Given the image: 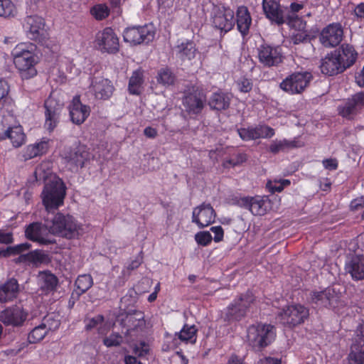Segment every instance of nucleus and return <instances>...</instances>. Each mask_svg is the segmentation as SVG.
Listing matches in <instances>:
<instances>
[{
	"label": "nucleus",
	"mask_w": 364,
	"mask_h": 364,
	"mask_svg": "<svg viewBox=\"0 0 364 364\" xmlns=\"http://www.w3.org/2000/svg\"><path fill=\"white\" fill-rule=\"evenodd\" d=\"M247 155L244 153H239L232 159L227 160L225 163L232 165V166H238L247 161Z\"/></svg>",
	"instance_id": "nucleus-54"
},
{
	"label": "nucleus",
	"mask_w": 364,
	"mask_h": 364,
	"mask_svg": "<svg viewBox=\"0 0 364 364\" xmlns=\"http://www.w3.org/2000/svg\"><path fill=\"white\" fill-rule=\"evenodd\" d=\"M262 8L266 16L272 21L278 25L285 22L283 11L277 0H263Z\"/></svg>",
	"instance_id": "nucleus-23"
},
{
	"label": "nucleus",
	"mask_w": 364,
	"mask_h": 364,
	"mask_svg": "<svg viewBox=\"0 0 364 364\" xmlns=\"http://www.w3.org/2000/svg\"><path fill=\"white\" fill-rule=\"evenodd\" d=\"M257 364H281V361L271 357H266L259 359Z\"/></svg>",
	"instance_id": "nucleus-64"
},
{
	"label": "nucleus",
	"mask_w": 364,
	"mask_h": 364,
	"mask_svg": "<svg viewBox=\"0 0 364 364\" xmlns=\"http://www.w3.org/2000/svg\"><path fill=\"white\" fill-rule=\"evenodd\" d=\"M196 242L203 246L208 245L212 241V236L208 231L199 232L195 235Z\"/></svg>",
	"instance_id": "nucleus-53"
},
{
	"label": "nucleus",
	"mask_w": 364,
	"mask_h": 364,
	"mask_svg": "<svg viewBox=\"0 0 364 364\" xmlns=\"http://www.w3.org/2000/svg\"><path fill=\"white\" fill-rule=\"evenodd\" d=\"M240 138L245 141L257 139V127L242 128L237 130Z\"/></svg>",
	"instance_id": "nucleus-50"
},
{
	"label": "nucleus",
	"mask_w": 364,
	"mask_h": 364,
	"mask_svg": "<svg viewBox=\"0 0 364 364\" xmlns=\"http://www.w3.org/2000/svg\"><path fill=\"white\" fill-rule=\"evenodd\" d=\"M196 54V48L193 41L181 43L176 48V55L182 61L193 59Z\"/></svg>",
	"instance_id": "nucleus-33"
},
{
	"label": "nucleus",
	"mask_w": 364,
	"mask_h": 364,
	"mask_svg": "<svg viewBox=\"0 0 364 364\" xmlns=\"http://www.w3.org/2000/svg\"><path fill=\"white\" fill-rule=\"evenodd\" d=\"M267 201L259 197L242 198L239 201L241 207L250 210L255 215H263L267 210Z\"/></svg>",
	"instance_id": "nucleus-24"
},
{
	"label": "nucleus",
	"mask_w": 364,
	"mask_h": 364,
	"mask_svg": "<svg viewBox=\"0 0 364 364\" xmlns=\"http://www.w3.org/2000/svg\"><path fill=\"white\" fill-rule=\"evenodd\" d=\"M156 33L153 24H146L142 26H133L126 28L123 33L125 42L131 45H139L141 43H149L154 38Z\"/></svg>",
	"instance_id": "nucleus-8"
},
{
	"label": "nucleus",
	"mask_w": 364,
	"mask_h": 364,
	"mask_svg": "<svg viewBox=\"0 0 364 364\" xmlns=\"http://www.w3.org/2000/svg\"><path fill=\"white\" fill-rule=\"evenodd\" d=\"M212 23L215 28L225 33L230 31L235 23L234 11L230 8L215 7L213 11Z\"/></svg>",
	"instance_id": "nucleus-12"
},
{
	"label": "nucleus",
	"mask_w": 364,
	"mask_h": 364,
	"mask_svg": "<svg viewBox=\"0 0 364 364\" xmlns=\"http://www.w3.org/2000/svg\"><path fill=\"white\" fill-rule=\"evenodd\" d=\"M95 42L102 52L116 53L119 48V38L111 28H105L96 34Z\"/></svg>",
	"instance_id": "nucleus-11"
},
{
	"label": "nucleus",
	"mask_w": 364,
	"mask_h": 364,
	"mask_svg": "<svg viewBox=\"0 0 364 364\" xmlns=\"http://www.w3.org/2000/svg\"><path fill=\"white\" fill-rule=\"evenodd\" d=\"M252 19L247 9L240 6L237 11V26L238 31L243 35H246L250 29Z\"/></svg>",
	"instance_id": "nucleus-32"
},
{
	"label": "nucleus",
	"mask_w": 364,
	"mask_h": 364,
	"mask_svg": "<svg viewBox=\"0 0 364 364\" xmlns=\"http://www.w3.org/2000/svg\"><path fill=\"white\" fill-rule=\"evenodd\" d=\"M27 318V314L19 306H14L0 312V321L6 326H21Z\"/></svg>",
	"instance_id": "nucleus-16"
},
{
	"label": "nucleus",
	"mask_w": 364,
	"mask_h": 364,
	"mask_svg": "<svg viewBox=\"0 0 364 364\" xmlns=\"http://www.w3.org/2000/svg\"><path fill=\"white\" fill-rule=\"evenodd\" d=\"M350 208L351 210H356L363 207H364V198L360 197L355 198L350 203Z\"/></svg>",
	"instance_id": "nucleus-61"
},
{
	"label": "nucleus",
	"mask_w": 364,
	"mask_h": 364,
	"mask_svg": "<svg viewBox=\"0 0 364 364\" xmlns=\"http://www.w3.org/2000/svg\"><path fill=\"white\" fill-rule=\"evenodd\" d=\"M301 146V145L299 144L298 141L296 140H275L273 141L269 145V151L274 154H277L280 151H284L286 150L299 147Z\"/></svg>",
	"instance_id": "nucleus-36"
},
{
	"label": "nucleus",
	"mask_w": 364,
	"mask_h": 364,
	"mask_svg": "<svg viewBox=\"0 0 364 364\" xmlns=\"http://www.w3.org/2000/svg\"><path fill=\"white\" fill-rule=\"evenodd\" d=\"M31 247V245L28 242L21 243L11 247V251L12 255L21 254L23 252H25L29 250Z\"/></svg>",
	"instance_id": "nucleus-56"
},
{
	"label": "nucleus",
	"mask_w": 364,
	"mask_h": 364,
	"mask_svg": "<svg viewBox=\"0 0 364 364\" xmlns=\"http://www.w3.org/2000/svg\"><path fill=\"white\" fill-rule=\"evenodd\" d=\"M104 316L102 315H97L93 318H87L85 320V329L87 331H91L93 328H97L99 333H101L100 327L104 322Z\"/></svg>",
	"instance_id": "nucleus-48"
},
{
	"label": "nucleus",
	"mask_w": 364,
	"mask_h": 364,
	"mask_svg": "<svg viewBox=\"0 0 364 364\" xmlns=\"http://www.w3.org/2000/svg\"><path fill=\"white\" fill-rule=\"evenodd\" d=\"M156 79L159 84L164 86H169L174 84L176 77L170 68H164L158 72Z\"/></svg>",
	"instance_id": "nucleus-38"
},
{
	"label": "nucleus",
	"mask_w": 364,
	"mask_h": 364,
	"mask_svg": "<svg viewBox=\"0 0 364 364\" xmlns=\"http://www.w3.org/2000/svg\"><path fill=\"white\" fill-rule=\"evenodd\" d=\"M76 299H79L80 296L85 293L93 284V280L90 274H82L77 277L75 280Z\"/></svg>",
	"instance_id": "nucleus-37"
},
{
	"label": "nucleus",
	"mask_w": 364,
	"mask_h": 364,
	"mask_svg": "<svg viewBox=\"0 0 364 364\" xmlns=\"http://www.w3.org/2000/svg\"><path fill=\"white\" fill-rule=\"evenodd\" d=\"M309 309L301 304L288 306L277 314L278 320L286 326L292 328L304 323L309 316Z\"/></svg>",
	"instance_id": "nucleus-7"
},
{
	"label": "nucleus",
	"mask_w": 364,
	"mask_h": 364,
	"mask_svg": "<svg viewBox=\"0 0 364 364\" xmlns=\"http://www.w3.org/2000/svg\"><path fill=\"white\" fill-rule=\"evenodd\" d=\"M60 114L61 112H45V127L49 132H52L57 127L60 122Z\"/></svg>",
	"instance_id": "nucleus-45"
},
{
	"label": "nucleus",
	"mask_w": 364,
	"mask_h": 364,
	"mask_svg": "<svg viewBox=\"0 0 364 364\" xmlns=\"http://www.w3.org/2000/svg\"><path fill=\"white\" fill-rule=\"evenodd\" d=\"M258 59L265 67L277 66L283 60L282 48L267 44L261 45L258 48Z\"/></svg>",
	"instance_id": "nucleus-13"
},
{
	"label": "nucleus",
	"mask_w": 364,
	"mask_h": 364,
	"mask_svg": "<svg viewBox=\"0 0 364 364\" xmlns=\"http://www.w3.org/2000/svg\"><path fill=\"white\" fill-rule=\"evenodd\" d=\"M20 291L18 281L14 278L9 279L0 284V302L6 303L16 299Z\"/></svg>",
	"instance_id": "nucleus-26"
},
{
	"label": "nucleus",
	"mask_w": 364,
	"mask_h": 364,
	"mask_svg": "<svg viewBox=\"0 0 364 364\" xmlns=\"http://www.w3.org/2000/svg\"><path fill=\"white\" fill-rule=\"evenodd\" d=\"M364 108V92H358L338 107V114L352 119Z\"/></svg>",
	"instance_id": "nucleus-14"
},
{
	"label": "nucleus",
	"mask_w": 364,
	"mask_h": 364,
	"mask_svg": "<svg viewBox=\"0 0 364 364\" xmlns=\"http://www.w3.org/2000/svg\"><path fill=\"white\" fill-rule=\"evenodd\" d=\"M16 14V9L11 0H0V16L13 17Z\"/></svg>",
	"instance_id": "nucleus-43"
},
{
	"label": "nucleus",
	"mask_w": 364,
	"mask_h": 364,
	"mask_svg": "<svg viewBox=\"0 0 364 364\" xmlns=\"http://www.w3.org/2000/svg\"><path fill=\"white\" fill-rule=\"evenodd\" d=\"M28 262L36 266L43 263H48L50 259L48 255L42 250H34L28 253Z\"/></svg>",
	"instance_id": "nucleus-42"
},
{
	"label": "nucleus",
	"mask_w": 364,
	"mask_h": 364,
	"mask_svg": "<svg viewBox=\"0 0 364 364\" xmlns=\"http://www.w3.org/2000/svg\"><path fill=\"white\" fill-rule=\"evenodd\" d=\"M66 187L63 181L54 177L45 184L42 192V200L48 212L58 209L63 204Z\"/></svg>",
	"instance_id": "nucleus-2"
},
{
	"label": "nucleus",
	"mask_w": 364,
	"mask_h": 364,
	"mask_svg": "<svg viewBox=\"0 0 364 364\" xmlns=\"http://www.w3.org/2000/svg\"><path fill=\"white\" fill-rule=\"evenodd\" d=\"M26 22L29 26L30 38L34 41H40L44 31L45 23L43 18L38 16H28Z\"/></svg>",
	"instance_id": "nucleus-28"
},
{
	"label": "nucleus",
	"mask_w": 364,
	"mask_h": 364,
	"mask_svg": "<svg viewBox=\"0 0 364 364\" xmlns=\"http://www.w3.org/2000/svg\"><path fill=\"white\" fill-rule=\"evenodd\" d=\"M239 89L242 92H248L252 90V82L247 80V79H243L239 83Z\"/></svg>",
	"instance_id": "nucleus-58"
},
{
	"label": "nucleus",
	"mask_w": 364,
	"mask_h": 364,
	"mask_svg": "<svg viewBox=\"0 0 364 364\" xmlns=\"http://www.w3.org/2000/svg\"><path fill=\"white\" fill-rule=\"evenodd\" d=\"M45 228L52 235L73 238L77 234V224L69 215L58 213L51 220H45Z\"/></svg>",
	"instance_id": "nucleus-4"
},
{
	"label": "nucleus",
	"mask_w": 364,
	"mask_h": 364,
	"mask_svg": "<svg viewBox=\"0 0 364 364\" xmlns=\"http://www.w3.org/2000/svg\"><path fill=\"white\" fill-rule=\"evenodd\" d=\"M205 100V97L202 92L193 90L184 96L183 105L188 112L198 114L204 107Z\"/></svg>",
	"instance_id": "nucleus-20"
},
{
	"label": "nucleus",
	"mask_w": 364,
	"mask_h": 364,
	"mask_svg": "<svg viewBox=\"0 0 364 364\" xmlns=\"http://www.w3.org/2000/svg\"><path fill=\"white\" fill-rule=\"evenodd\" d=\"M41 325L46 331L48 332L49 331H55L58 328L60 325V321L57 316L48 314L43 317Z\"/></svg>",
	"instance_id": "nucleus-44"
},
{
	"label": "nucleus",
	"mask_w": 364,
	"mask_h": 364,
	"mask_svg": "<svg viewBox=\"0 0 364 364\" xmlns=\"http://www.w3.org/2000/svg\"><path fill=\"white\" fill-rule=\"evenodd\" d=\"M36 46L33 43L17 46L13 53L14 63L23 79H30L37 74L35 65L38 57L35 54Z\"/></svg>",
	"instance_id": "nucleus-1"
},
{
	"label": "nucleus",
	"mask_w": 364,
	"mask_h": 364,
	"mask_svg": "<svg viewBox=\"0 0 364 364\" xmlns=\"http://www.w3.org/2000/svg\"><path fill=\"white\" fill-rule=\"evenodd\" d=\"M341 294L334 287H328L321 291H314L310 294V301L318 308H337L343 305Z\"/></svg>",
	"instance_id": "nucleus-6"
},
{
	"label": "nucleus",
	"mask_w": 364,
	"mask_h": 364,
	"mask_svg": "<svg viewBox=\"0 0 364 364\" xmlns=\"http://www.w3.org/2000/svg\"><path fill=\"white\" fill-rule=\"evenodd\" d=\"M46 230L45 224L43 225L41 223H33L26 227L25 235L26 238L33 242L48 245L53 243V241L44 237V232Z\"/></svg>",
	"instance_id": "nucleus-25"
},
{
	"label": "nucleus",
	"mask_w": 364,
	"mask_h": 364,
	"mask_svg": "<svg viewBox=\"0 0 364 364\" xmlns=\"http://www.w3.org/2000/svg\"><path fill=\"white\" fill-rule=\"evenodd\" d=\"M333 52L339 55V61L343 64L346 69L355 62L358 55L354 48L349 44H343L340 49Z\"/></svg>",
	"instance_id": "nucleus-29"
},
{
	"label": "nucleus",
	"mask_w": 364,
	"mask_h": 364,
	"mask_svg": "<svg viewBox=\"0 0 364 364\" xmlns=\"http://www.w3.org/2000/svg\"><path fill=\"white\" fill-rule=\"evenodd\" d=\"M348 358L355 364H364V326H360L356 330Z\"/></svg>",
	"instance_id": "nucleus-19"
},
{
	"label": "nucleus",
	"mask_w": 364,
	"mask_h": 364,
	"mask_svg": "<svg viewBox=\"0 0 364 364\" xmlns=\"http://www.w3.org/2000/svg\"><path fill=\"white\" fill-rule=\"evenodd\" d=\"M70 120L73 123L82 124L90 114V107L83 105L79 95L75 96L68 107Z\"/></svg>",
	"instance_id": "nucleus-17"
},
{
	"label": "nucleus",
	"mask_w": 364,
	"mask_h": 364,
	"mask_svg": "<svg viewBox=\"0 0 364 364\" xmlns=\"http://www.w3.org/2000/svg\"><path fill=\"white\" fill-rule=\"evenodd\" d=\"M343 34L341 24H330L322 31L320 41L325 47H335L342 41Z\"/></svg>",
	"instance_id": "nucleus-18"
},
{
	"label": "nucleus",
	"mask_w": 364,
	"mask_h": 364,
	"mask_svg": "<svg viewBox=\"0 0 364 364\" xmlns=\"http://www.w3.org/2000/svg\"><path fill=\"white\" fill-rule=\"evenodd\" d=\"M91 90L97 99L106 100L112 95L114 87L111 81L100 77L92 80Z\"/></svg>",
	"instance_id": "nucleus-22"
},
{
	"label": "nucleus",
	"mask_w": 364,
	"mask_h": 364,
	"mask_svg": "<svg viewBox=\"0 0 364 364\" xmlns=\"http://www.w3.org/2000/svg\"><path fill=\"white\" fill-rule=\"evenodd\" d=\"M142 82V73L139 71L134 72L129 82V92L132 95L139 94Z\"/></svg>",
	"instance_id": "nucleus-41"
},
{
	"label": "nucleus",
	"mask_w": 364,
	"mask_h": 364,
	"mask_svg": "<svg viewBox=\"0 0 364 364\" xmlns=\"http://www.w3.org/2000/svg\"><path fill=\"white\" fill-rule=\"evenodd\" d=\"M91 14L97 20H102L109 16V9L105 4H98L91 9Z\"/></svg>",
	"instance_id": "nucleus-49"
},
{
	"label": "nucleus",
	"mask_w": 364,
	"mask_h": 364,
	"mask_svg": "<svg viewBox=\"0 0 364 364\" xmlns=\"http://www.w3.org/2000/svg\"><path fill=\"white\" fill-rule=\"evenodd\" d=\"M45 112H62L63 104L50 95L44 103Z\"/></svg>",
	"instance_id": "nucleus-47"
},
{
	"label": "nucleus",
	"mask_w": 364,
	"mask_h": 364,
	"mask_svg": "<svg viewBox=\"0 0 364 364\" xmlns=\"http://www.w3.org/2000/svg\"><path fill=\"white\" fill-rule=\"evenodd\" d=\"M48 149V144L46 141L31 144L26 146L22 157L24 161H28L33 158L41 156L46 153Z\"/></svg>",
	"instance_id": "nucleus-31"
},
{
	"label": "nucleus",
	"mask_w": 364,
	"mask_h": 364,
	"mask_svg": "<svg viewBox=\"0 0 364 364\" xmlns=\"http://www.w3.org/2000/svg\"><path fill=\"white\" fill-rule=\"evenodd\" d=\"M46 330L42 326L41 323L36 326L28 334V340L31 343H36L41 341L47 334Z\"/></svg>",
	"instance_id": "nucleus-46"
},
{
	"label": "nucleus",
	"mask_w": 364,
	"mask_h": 364,
	"mask_svg": "<svg viewBox=\"0 0 364 364\" xmlns=\"http://www.w3.org/2000/svg\"><path fill=\"white\" fill-rule=\"evenodd\" d=\"M5 137L9 138L14 147H19L25 142V134L21 126L9 127L5 132Z\"/></svg>",
	"instance_id": "nucleus-35"
},
{
	"label": "nucleus",
	"mask_w": 364,
	"mask_h": 364,
	"mask_svg": "<svg viewBox=\"0 0 364 364\" xmlns=\"http://www.w3.org/2000/svg\"><path fill=\"white\" fill-rule=\"evenodd\" d=\"M91 154L85 145L70 147L64 153V159L72 171H77L91 159Z\"/></svg>",
	"instance_id": "nucleus-9"
},
{
	"label": "nucleus",
	"mask_w": 364,
	"mask_h": 364,
	"mask_svg": "<svg viewBox=\"0 0 364 364\" xmlns=\"http://www.w3.org/2000/svg\"><path fill=\"white\" fill-rule=\"evenodd\" d=\"M142 262V257L139 255L136 258L131 262V263L127 266L128 270H134L139 267V265Z\"/></svg>",
	"instance_id": "nucleus-63"
},
{
	"label": "nucleus",
	"mask_w": 364,
	"mask_h": 364,
	"mask_svg": "<svg viewBox=\"0 0 364 364\" xmlns=\"http://www.w3.org/2000/svg\"><path fill=\"white\" fill-rule=\"evenodd\" d=\"M38 280L41 289L46 292L54 291L58 285V278L50 272H40Z\"/></svg>",
	"instance_id": "nucleus-34"
},
{
	"label": "nucleus",
	"mask_w": 364,
	"mask_h": 364,
	"mask_svg": "<svg viewBox=\"0 0 364 364\" xmlns=\"http://www.w3.org/2000/svg\"><path fill=\"white\" fill-rule=\"evenodd\" d=\"M231 97L229 94L223 92H213L208 100V105L211 109L223 111L229 108Z\"/></svg>",
	"instance_id": "nucleus-27"
},
{
	"label": "nucleus",
	"mask_w": 364,
	"mask_h": 364,
	"mask_svg": "<svg viewBox=\"0 0 364 364\" xmlns=\"http://www.w3.org/2000/svg\"><path fill=\"white\" fill-rule=\"evenodd\" d=\"M13 242V234L11 232H4L0 230V243L10 244Z\"/></svg>",
	"instance_id": "nucleus-59"
},
{
	"label": "nucleus",
	"mask_w": 364,
	"mask_h": 364,
	"mask_svg": "<svg viewBox=\"0 0 364 364\" xmlns=\"http://www.w3.org/2000/svg\"><path fill=\"white\" fill-rule=\"evenodd\" d=\"M312 79L313 75L309 72H295L283 80L279 87L288 94H301L309 85Z\"/></svg>",
	"instance_id": "nucleus-5"
},
{
	"label": "nucleus",
	"mask_w": 364,
	"mask_h": 364,
	"mask_svg": "<svg viewBox=\"0 0 364 364\" xmlns=\"http://www.w3.org/2000/svg\"><path fill=\"white\" fill-rule=\"evenodd\" d=\"M291 40L294 44L297 45L299 43H307L309 41L310 38L306 31H299L296 33H293Z\"/></svg>",
	"instance_id": "nucleus-52"
},
{
	"label": "nucleus",
	"mask_w": 364,
	"mask_h": 364,
	"mask_svg": "<svg viewBox=\"0 0 364 364\" xmlns=\"http://www.w3.org/2000/svg\"><path fill=\"white\" fill-rule=\"evenodd\" d=\"M257 127V138H263V139H269L272 137L275 132L274 129L272 127L264 125V124H259L256 127Z\"/></svg>",
	"instance_id": "nucleus-51"
},
{
	"label": "nucleus",
	"mask_w": 364,
	"mask_h": 364,
	"mask_svg": "<svg viewBox=\"0 0 364 364\" xmlns=\"http://www.w3.org/2000/svg\"><path fill=\"white\" fill-rule=\"evenodd\" d=\"M122 337L118 335H110L104 339V344L107 347L117 346L121 343Z\"/></svg>",
	"instance_id": "nucleus-55"
},
{
	"label": "nucleus",
	"mask_w": 364,
	"mask_h": 364,
	"mask_svg": "<svg viewBox=\"0 0 364 364\" xmlns=\"http://www.w3.org/2000/svg\"><path fill=\"white\" fill-rule=\"evenodd\" d=\"M254 301L255 296L250 291L241 295L227 308L225 319L228 321L240 320L246 315L248 308Z\"/></svg>",
	"instance_id": "nucleus-10"
},
{
	"label": "nucleus",
	"mask_w": 364,
	"mask_h": 364,
	"mask_svg": "<svg viewBox=\"0 0 364 364\" xmlns=\"http://www.w3.org/2000/svg\"><path fill=\"white\" fill-rule=\"evenodd\" d=\"M216 213L210 203H203L196 207L192 213V222L199 228L208 227L215 222Z\"/></svg>",
	"instance_id": "nucleus-15"
},
{
	"label": "nucleus",
	"mask_w": 364,
	"mask_h": 364,
	"mask_svg": "<svg viewBox=\"0 0 364 364\" xmlns=\"http://www.w3.org/2000/svg\"><path fill=\"white\" fill-rule=\"evenodd\" d=\"M346 269L353 279L357 280L364 279V257L358 255L353 257L346 264Z\"/></svg>",
	"instance_id": "nucleus-30"
},
{
	"label": "nucleus",
	"mask_w": 364,
	"mask_h": 364,
	"mask_svg": "<svg viewBox=\"0 0 364 364\" xmlns=\"http://www.w3.org/2000/svg\"><path fill=\"white\" fill-rule=\"evenodd\" d=\"M276 331L271 324L257 323L247 328V343L255 350H262L275 339Z\"/></svg>",
	"instance_id": "nucleus-3"
},
{
	"label": "nucleus",
	"mask_w": 364,
	"mask_h": 364,
	"mask_svg": "<svg viewBox=\"0 0 364 364\" xmlns=\"http://www.w3.org/2000/svg\"><path fill=\"white\" fill-rule=\"evenodd\" d=\"M144 318L143 312L136 310H130L127 312L124 321L127 323H129L130 328H134L143 323Z\"/></svg>",
	"instance_id": "nucleus-40"
},
{
	"label": "nucleus",
	"mask_w": 364,
	"mask_h": 364,
	"mask_svg": "<svg viewBox=\"0 0 364 364\" xmlns=\"http://www.w3.org/2000/svg\"><path fill=\"white\" fill-rule=\"evenodd\" d=\"M323 166L328 170H336L338 168V161L335 159H328L323 161Z\"/></svg>",
	"instance_id": "nucleus-60"
},
{
	"label": "nucleus",
	"mask_w": 364,
	"mask_h": 364,
	"mask_svg": "<svg viewBox=\"0 0 364 364\" xmlns=\"http://www.w3.org/2000/svg\"><path fill=\"white\" fill-rule=\"evenodd\" d=\"M354 15L357 18H364V2L355 6L354 9Z\"/></svg>",
	"instance_id": "nucleus-62"
},
{
	"label": "nucleus",
	"mask_w": 364,
	"mask_h": 364,
	"mask_svg": "<svg viewBox=\"0 0 364 364\" xmlns=\"http://www.w3.org/2000/svg\"><path fill=\"white\" fill-rule=\"evenodd\" d=\"M197 331L198 329L195 325L188 326L186 324L178 333V338L182 341L189 342L192 344L195 343L197 338Z\"/></svg>",
	"instance_id": "nucleus-39"
},
{
	"label": "nucleus",
	"mask_w": 364,
	"mask_h": 364,
	"mask_svg": "<svg viewBox=\"0 0 364 364\" xmlns=\"http://www.w3.org/2000/svg\"><path fill=\"white\" fill-rule=\"evenodd\" d=\"M320 68L322 73L330 76L337 75L346 70L343 64L339 61V55L335 54L334 52L322 59Z\"/></svg>",
	"instance_id": "nucleus-21"
},
{
	"label": "nucleus",
	"mask_w": 364,
	"mask_h": 364,
	"mask_svg": "<svg viewBox=\"0 0 364 364\" xmlns=\"http://www.w3.org/2000/svg\"><path fill=\"white\" fill-rule=\"evenodd\" d=\"M210 230L214 233L213 239L215 242H218L223 240L224 231L221 226L212 227Z\"/></svg>",
	"instance_id": "nucleus-57"
}]
</instances>
